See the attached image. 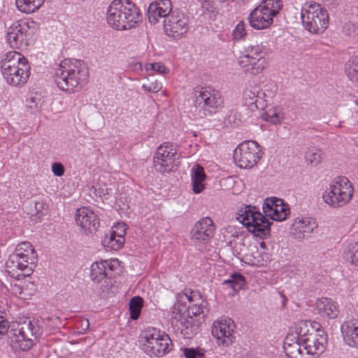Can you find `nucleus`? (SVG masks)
<instances>
[{"instance_id": "nucleus-1", "label": "nucleus", "mask_w": 358, "mask_h": 358, "mask_svg": "<svg viewBox=\"0 0 358 358\" xmlns=\"http://www.w3.org/2000/svg\"><path fill=\"white\" fill-rule=\"evenodd\" d=\"M88 77V68L83 61L64 59L56 69L55 82L60 90L72 92L83 87Z\"/></svg>"}, {"instance_id": "nucleus-2", "label": "nucleus", "mask_w": 358, "mask_h": 358, "mask_svg": "<svg viewBox=\"0 0 358 358\" xmlns=\"http://www.w3.org/2000/svg\"><path fill=\"white\" fill-rule=\"evenodd\" d=\"M107 22L113 29L127 30L141 21L138 8L129 0H114L107 10Z\"/></svg>"}, {"instance_id": "nucleus-3", "label": "nucleus", "mask_w": 358, "mask_h": 358, "mask_svg": "<svg viewBox=\"0 0 358 358\" xmlns=\"http://www.w3.org/2000/svg\"><path fill=\"white\" fill-rule=\"evenodd\" d=\"M224 106L223 98L220 92L210 88H201L195 93L194 117L203 119L212 115Z\"/></svg>"}, {"instance_id": "nucleus-4", "label": "nucleus", "mask_w": 358, "mask_h": 358, "mask_svg": "<svg viewBox=\"0 0 358 358\" xmlns=\"http://www.w3.org/2000/svg\"><path fill=\"white\" fill-rule=\"evenodd\" d=\"M353 192L350 180L346 177L338 176L331 181L329 189L324 192L322 199L331 207L340 208L351 200Z\"/></svg>"}, {"instance_id": "nucleus-5", "label": "nucleus", "mask_w": 358, "mask_h": 358, "mask_svg": "<svg viewBox=\"0 0 358 358\" xmlns=\"http://www.w3.org/2000/svg\"><path fill=\"white\" fill-rule=\"evenodd\" d=\"M301 17L303 27L310 33L322 34L328 27V12L318 3H306L301 9Z\"/></svg>"}, {"instance_id": "nucleus-6", "label": "nucleus", "mask_w": 358, "mask_h": 358, "mask_svg": "<svg viewBox=\"0 0 358 358\" xmlns=\"http://www.w3.org/2000/svg\"><path fill=\"white\" fill-rule=\"evenodd\" d=\"M143 350L150 356L162 357L170 350L171 340L155 328H148L142 335Z\"/></svg>"}, {"instance_id": "nucleus-7", "label": "nucleus", "mask_w": 358, "mask_h": 358, "mask_svg": "<svg viewBox=\"0 0 358 358\" xmlns=\"http://www.w3.org/2000/svg\"><path fill=\"white\" fill-rule=\"evenodd\" d=\"M261 157L260 146L254 141L241 143L234 153L236 164L242 169L252 168L257 164Z\"/></svg>"}, {"instance_id": "nucleus-8", "label": "nucleus", "mask_w": 358, "mask_h": 358, "mask_svg": "<svg viewBox=\"0 0 358 358\" xmlns=\"http://www.w3.org/2000/svg\"><path fill=\"white\" fill-rule=\"evenodd\" d=\"M167 36L178 40L185 37L189 30V17L184 13L174 10L163 21Z\"/></svg>"}, {"instance_id": "nucleus-9", "label": "nucleus", "mask_w": 358, "mask_h": 358, "mask_svg": "<svg viewBox=\"0 0 358 358\" xmlns=\"http://www.w3.org/2000/svg\"><path fill=\"white\" fill-rule=\"evenodd\" d=\"M238 62L241 66L248 67V70L251 69L252 74L262 73L267 65L263 47L259 45L248 46Z\"/></svg>"}, {"instance_id": "nucleus-10", "label": "nucleus", "mask_w": 358, "mask_h": 358, "mask_svg": "<svg viewBox=\"0 0 358 358\" xmlns=\"http://www.w3.org/2000/svg\"><path fill=\"white\" fill-rule=\"evenodd\" d=\"M176 149L169 142H165L158 147L154 157V166L160 173L170 172L176 165Z\"/></svg>"}, {"instance_id": "nucleus-11", "label": "nucleus", "mask_w": 358, "mask_h": 358, "mask_svg": "<svg viewBox=\"0 0 358 358\" xmlns=\"http://www.w3.org/2000/svg\"><path fill=\"white\" fill-rule=\"evenodd\" d=\"M25 260L26 259H22L17 254L13 252L6 261V271L10 277L17 280H20L30 275L34 271L35 265L27 263Z\"/></svg>"}, {"instance_id": "nucleus-12", "label": "nucleus", "mask_w": 358, "mask_h": 358, "mask_svg": "<svg viewBox=\"0 0 358 358\" xmlns=\"http://www.w3.org/2000/svg\"><path fill=\"white\" fill-rule=\"evenodd\" d=\"M234 329V322L231 319H224L214 322L212 334L217 339L219 345L228 347L235 338Z\"/></svg>"}, {"instance_id": "nucleus-13", "label": "nucleus", "mask_w": 358, "mask_h": 358, "mask_svg": "<svg viewBox=\"0 0 358 358\" xmlns=\"http://www.w3.org/2000/svg\"><path fill=\"white\" fill-rule=\"evenodd\" d=\"M29 27L26 22H16L8 28L6 40L10 46L15 49H20L27 46V32Z\"/></svg>"}, {"instance_id": "nucleus-14", "label": "nucleus", "mask_w": 358, "mask_h": 358, "mask_svg": "<svg viewBox=\"0 0 358 358\" xmlns=\"http://www.w3.org/2000/svg\"><path fill=\"white\" fill-rule=\"evenodd\" d=\"M17 343L22 351L29 350L34 345L39 331L38 327L30 320L24 321L18 329Z\"/></svg>"}, {"instance_id": "nucleus-15", "label": "nucleus", "mask_w": 358, "mask_h": 358, "mask_svg": "<svg viewBox=\"0 0 358 358\" xmlns=\"http://www.w3.org/2000/svg\"><path fill=\"white\" fill-rule=\"evenodd\" d=\"M326 342L325 335L320 334L318 331H315L313 328H311L310 334H308L306 338L301 339V343L303 345L306 353L317 356L324 351Z\"/></svg>"}, {"instance_id": "nucleus-16", "label": "nucleus", "mask_w": 358, "mask_h": 358, "mask_svg": "<svg viewBox=\"0 0 358 358\" xmlns=\"http://www.w3.org/2000/svg\"><path fill=\"white\" fill-rule=\"evenodd\" d=\"M215 226L212 220L203 217L198 221L191 231V238L201 243L208 242L214 234Z\"/></svg>"}, {"instance_id": "nucleus-17", "label": "nucleus", "mask_w": 358, "mask_h": 358, "mask_svg": "<svg viewBox=\"0 0 358 358\" xmlns=\"http://www.w3.org/2000/svg\"><path fill=\"white\" fill-rule=\"evenodd\" d=\"M263 210L266 215H269L271 219L276 221L285 220L289 213L288 205L284 203L281 199L272 198L269 201L264 202Z\"/></svg>"}, {"instance_id": "nucleus-18", "label": "nucleus", "mask_w": 358, "mask_h": 358, "mask_svg": "<svg viewBox=\"0 0 358 358\" xmlns=\"http://www.w3.org/2000/svg\"><path fill=\"white\" fill-rule=\"evenodd\" d=\"M75 220L78 225L89 233L96 231L99 227L98 216L87 208L83 207L78 209Z\"/></svg>"}, {"instance_id": "nucleus-19", "label": "nucleus", "mask_w": 358, "mask_h": 358, "mask_svg": "<svg viewBox=\"0 0 358 358\" xmlns=\"http://www.w3.org/2000/svg\"><path fill=\"white\" fill-rule=\"evenodd\" d=\"M170 0H159L150 4L148 8V17L151 24H156L159 18L164 20L172 12Z\"/></svg>"}, {"instance_id": "nucleus-20", "label": "nucleus", "mask_w": 358, "mask_h": 358, "mask_svg": "<svg viewBox=\"0 0 358 358\" xmlns=\"http://www.w3.org/2000/svg\"><path fill=\"white\" fill-rule=\"evenodd\" d=\"M255 217L253 222H247L246 228L255 236L261 238H268L270 236L272 222L260 212L257 213Z\"/></svg>"}, {"instance_id": "nucleus-21", "label": "nucleus", "mask_w": 358, "mask_h": 358, "mask_svg": "<svg viewBox=\"0 0 358 358\" xmlns=\"http://www.w3.org/2000/svg\"><path fill=\"white\" fill-rule=\"evenodd\" d=\"M274 15L271 14L267 9H263L257 6L250 14V25L256 29H264L269 27L273 23Z\"/></svg>"}, {"instance_id": "nucleus-22", "label": "nucleus", "mask_w": 358, "mask_h": 358, "mask_svg": "<svg viewBox=\"0 0 358 358\" xmlns=\"http://www.w3.org/2000/svg\"><path fill=\"white\" fill-rule=\"evenodd\" d=\"M344 343L349 347L358 349V320L344 322L341 327Z\"/></svg>"}, {"instance_id": "nucleus-23", "label": "nucleus", "mask_w": 358, "mask_h": 358, "mask_svg": "<svg viewBox=\"0 0 358 358\" xmlns=\"http://www.w3.org/2000/svg\"><path fill=\"white\" fill-rule=\"evenodd\" d=\"M317 227V222L310 218L296 219L291 227V234L296 239L301 240L306 238V235L313 233Z\"/></svg>"}, {"instance_id": "nucleus-24", "label": "nucleus", "mask_w": 358, "mask_h": 358, "mask_svg": "<svg viewBox=\"0 0 358 358\" xmlns=\"http://www.w3.org/2000/svg\"><path fill=\"white\" fill-rule=\"evenodd\" d=\"M22 64H29L26 57L16 51L8 52L1 61V73L7 75L8 71H13L15 68L21 66Z\"/></svg>"}, {"instance_id": "nucleus-25", "label": "nucleus", "mask_w": 358, "mask_h": 358, "mask_svg": "<svg viewBox=\"0 0 358 358\" xmlns=\"http://www.w3.org/2000/svg\"><path fill=\"white\" fill-rule=\"evenodd\" d=\"M30 69L29 64H22L21 66L15 68L13 71H8L7 75L3 74V76L9 85L22 86L29 78Z\"/></svg>"}, {"instance_id": "nucleus-26", "label": "nucleus", "mask_w": 358, "mask_h": 358, "mask_svg": "<svg viewBox=\"0 0 358 358\" xmlns=\"http://www.w3.org/2000/svg\"><path fill=\"white\" fill-rule=\"evenodd\" d=\"M315 306L321 315L336 318L339 314L338 305L331 299L323 297L317 299Z\"/></svg>"}, {"instance_id": "nucleus-27", "label": "nucleus", "mask_w": 358, "mask_h": 358, "mask_svg": "<svg viewBox=\"0 0 358 358\" xmlns=\"http://www.w3.org/2000/svg\"><path fill=\"white\" fill-rule=\"evenodd\" d=\"M14 253L17 254V255L22 257V259H26L25 262L27 263H30L31 265H35V263L37 261L36 252L34 250L32 245L29 242H22L19 243L17 245Z\"/></svg>"}, {"instance_id": "nucleus-28", "label": "nucleus", "mask_w": 358, "mask_h": 358, "mask_svg": "<svg viewBox=\"0 0 358 358\" xmlns=\"http://www.w3.org/2000/svg\"><path fill=\"white\" fill-rule=\"evenodd\" d=\"M192 180V189L195 194H199L204 189L203 181L206 178L203 168L201 165H196L191 169Z\"/></svg>"}, {"instance_id": "nucleus-29", "label": "nucleus", "mask_w": 358, "mask_h": 358, "mask_svg": "<svg viewBox=\"0 0 358 358\" xmlns=\"http://www.w3.org/2000/svg\"><path fill=\"white\" fill-rule=\"evenodd\" d=\"M107 267L112 269L110 263L108 261L93 263L91 266L90 273L92 280L97 282L104 280L107 277L106 271Z\"/></svg>"}, {"instance_id": "nucleus-30", "label": "nucleus", "mask_w": 358, "mask_h": 358, "mask_svg": "<svg viewBox=\"0 0 358 358\" xmlns=\"http://www.w3.org/2000/svg\"><path fill=\"white\" fill-rule=\"evenodd\" d=\"M259 212L255 206H245L238 210L237 219L247 227V222H253L256 214Z\"/></svg>"}, {"instance_id": "nucleus-31", "label": "nucleus", "mask_w": 358, "mask_h": 358, "mask_svg": "<svg viewBox=\"0 0 358 358\" xmlns=\"http://www.w3.org/2000/svg\"><path fill=\"white\" fill-rule=\"evenodd\" d=\"M45 0H16L17 8L23 13H31L38 9Z\"/></svg>"}, {"instance_id": "nucleus-32", "label": "nucleus", "mask_w": 358, "mask_h": 358, "mask_svg": "<svg viewBox=\"0 0 358 358\" xmlns=\"http://www.w3.org/2000/svg\"><path fill=\"white\" fill-rule=\"evenodd\" d=\"M245 283L244 276L238 273H234L229 279L224 280L222 285L231 287L234 292H238L243 287Z\"/></svg>"}, {"instance_id": "nucleus-33", "label": "nucleus", "mask_w": 358, "mask_h": 358, "mask_svg": "<svg viewBox=\"0 0 358 358\" xmlns=\"http://www.w3.org/2000/svg\"><path fill=\"white\" fill-rule=\"evenodd\" d=\"M343 257L350 264L358 266V242L349 244L343 252Z\"/></svg>"}, {"instance_id": "nucleus-34", "label": "nucleus", "mask_w": 358, "mask_h": 358, "mask_svg": "<svg viewBox=\"0 0 358 358\" xmlns=\"http://www.w3.org/2000/svg\"><path fill=\"white\" fill-rule=\"evenodd\" d=\"M345 72L352 82L358 81V56H352L346 62Z\"/></svg>"}, {"instance_id": "nucleus-35", "label": "nucleus", "mask_w": 358, "mask_h": 358, "mask_svg": "<svg viewBox=\"0 0 358 358\" xmlns=\"http://www.w3.org/2000/svg\"><path fill=\"white\" fill-rule=\"evenodd\" d=\"M143 300L141 296H134L133 297L129 302V311H130V317L136 320L138 318L142 307H143Z\"/></svg>"}, {"instance_id": "nucleus-36", "label": "nucleus", "mask_w": 358, "mask_h": 358, "mask_svg": "<svg viewBox=\"0 0 358 358\" xmlns=\"http://www.w3.org/2000/svg\"><path fill=\"white\" fill-rule=\"evenodd\" d=\"M321 150L317 148H310L306 152V161L313 166H316L321 161Z\"/></svg>"}, {"instance_id": "nucleus-37", "label": "nucleus", "mask_w": 358, "mask_h": 358, "mask_svg": "<svg viewBox=\"0 0 358 358\" xmlns=\"http://www.w3.org/2000/svg\"><path fill=\"white\" fill-rule=\"evenodd\" d=\"M259 6L263 9L268 8V12L275 16L281 9L282 3L280 0H264Z\"/></svg>"}, {"instance_id": "nucleus-38", "label": "nucleus", "mask_w": 358, "mask_h": 358, "mask_svg": "<svg viewBox=\"0 0 358 358\" xmlns=\"http://www.w3.org/2000/svg\"><path fill=\"white\" fill-rule=\"evenodd\" d=\"M124 240L123 236L117 235L116 232L113 231L110 233L107 247L110 248L112 250H117L123 246Z\"/></svg>"}, {"instance_id": "nucleus-39", "label": "nucleus", "mask_w": 358, "mask_h": 358, "mask_svg": "<svg viewBox=\"0 0 358 358\" xmlns=\"http://www.w3.org/2000/svg\"><path fill=\"white\" fill-rule=\"evenodd\" d=\"M143 88L149 92L155 93L161 90L162 85L152 76L148 78L147 81L143 84Z\"/></svg>"}, {"instance_id": "nucleus-40", "label": "nucleus", "mask_w": 358, "mask_h": 358, "mask_svg": "<svg viewBox=\"0 0 358 358\" xmlns=\"http://www.w3.org/2000/svg\"><path fill=\"white\" fill-rule=\"evenodd\" d=\"M310 325L308 322H301L298 324L296 328V334L298 337L297 339L301 341V339L306 338L308 334H311V329H309Z\"/></svg>"}, {"instance_id": "nucleus-41", "label": "nucleus", "mask_w": 358, "mask_h": 358, "mask_svg": "<svg viewBox=\"0 0 358 358\" xmlns=\"http://www.w3.org/2000/svg\"><path fill=\"white\" fill-rule=\"evenodd\" d=\"M281 118L280 113L276 108L267 110L264 115V119L272 124L279 123Z\"/></svg>"}, {"instance_id": "nucleus-42", "label": "nucleus", "mask_w": 358, "mask_h": 358, "mask_svg": "<svg viewBox=\"0 0 358 358\" xmlns=\"http://www.w3.org/2000/svg\"><path fill=\"white\" fill-rule=\"evenodd\" d=\"M204 352L201 348H185L183 350L186 358H204Z\"/></svg>"}, {"instance_id": "nucleus-43", "label": "nucleus", "mask_w": 358, "mask_h": 358, "mask_svg": "<svg viewBox=\"0 0 358 358\" xmlns=\"http://www.w3.org/2000/svg\"><path fill=\"white\" fill-rule=\"evenodd\" d=\"M233 38L234 40L238 41L243 39L246 35L245 29V24L243 21L238 22L232 32Z\"/></svg>"}, {"instance_id": "nucleus-44", "label": "nucleus", "mask_w": 358, "mask_h": 358, "mask_svg": "<svg viewBox=\"0 0 358 358\" xmlns=\"http://www.w3.org/2000/svg\"><path fill=\"white\" fill-rule=\"evenodd\" d=\"M261 94H264V93L262 92L257 91V94H256V89H255L254 91L250 90V91H247L245 93V99H247L248 97L250 99V104L256 103L257 97L260 96Z\"/></svg>"}, {"instance_id": "nucleus-45", "label": "nucleus", "mask_w": 358, "mask_h": 358, "mask_svg": "<svg viewBox=\"0 0 358 358\" xmlns=\"http://www.w3.org/2000/svg\"><path fill=\"white\" fill-rule=\"evenodd\" d=\"M52 171L55 176L60 177L64 173V167L59 162H55L52 164Z\"/></svg>"}, {"instance_id": "nucleus-46", "label": "nucleus", "mask_w": 358, "mask_h": 358, "mask_svg": "<svg viewBox=\"0 0 358 358\" xmlns=\"http://www.w3.org/2000/svg\"><path fill=\"white\" fill-rule=\"evenodd\" d=\"M203 313V308L201 306L193 304L188 307V314L189 315L197 316Z\"/></svg>"}, {"instance_id": "nucleus-47", "label": "nucleus", "mask_w": 358, "mask_h": 358, "mask_svg": "<svg viewBox=\"0 0 358 358\" xmlns=\"http://www.w3.org/2000/svg\"><path fill=\"white\" fill-rule=\"evenodd\" d=\"M8 322L0 313V336L5 335L8 330Z\"/></svg>"}, {"instance_id": "nucleus-48", "label": "nucleus", "mask_w": 358, "mask_h": 358, "mask_svg": "<svg viewBox=\"0 0 358 358\" xmlns=\"http://www.w3.org/2000/svg\"><path fill=\"white\" fill-rule=\"evenodd\" d=\"M150 66H151V69L153 71H157V73H166V67L161 62H156V63L150 64Z\"/></svg>"}, {"instance_id": "nucleus-49", "label": "nucleus", "mask_w": 358, "mask_h": 358, "mask_svg": "<svg viewBox=\"0 0 358 358\" xmlns=\"http://www.w3.org/2000/svg\"><path fill=\"white\" fill-rule=\"evenodd\" d=\"M77 325H80V328L82 329V331H85L90 327V322L87 319L83 318L78 322Z\"/></svg>"}, {"instance_id": "nucleus-50", "label": "nucleus", "mask_w": 358, "mask_h": 358, "mask_svg": "<svg viewBox=\"0 0 358 358\" xmlns=\"http://www.w3.org/2000/svg\"><path fill=\"white\" fill-rule=\"evenodd\" d=\"M50 320L52 321L53 324L57 327L62 325L61 319L59 317L53 316L50 318Z\"/></svg>"}, {"instance_id": "nucleus-51", "label": "nucleus", "mask_w": 358, "mask_h": 358, "mask_svg": "<svg viewBox=\"0 0 358 358\" xmlns=\"http://www.w3.org/2000/svg\"><path fill=\"white\" fill-rule=\"evenodd\" d=\"M13 289H14V291L15 292H18L19 294H22V293L23 292V288L21 287L20 286L17 285H14Z\"/></svg>"}, {"instance_id": "nucleus-52", "label": "nucleus", "mask_w": 358, "mask_h": 358, "mask_svg": "<svg viewBox=\"0 0 358 358\" xmlns=\"http://www.w3.org/2000/svg\"><path fill=\"white\" fill-rule=\"evenodd\" d=\"M43 208V203L41 202H36L35 203V208L37 212H39Z\"/></svg>"}, {"instance_id": "nucleus-53", "label": "nucleus", "mask_w": 358, "mask_h": 358, "mask_svg": "<svg viewBox=\"0 0 358 358\" xmlns=\"http://www.w3.org/2000/svg\"><path fill=\"white\" fill-rule=\"evenodd\" d=\"M181 334H182L186 338H189V335L187 332H183V330L181 329Z\"/></svg>"}, {"instance_id": "nucleus-54", "label": "nucleus", "mask_w": 358, "mask_h": 358, "mask_svg": "<svg viewBox=\"0 0 358 358\" xmlns=\"http://www.w3.org/2000/svg\"><path fill=\"white\" fill-rule=\"evenodd\" d=\"M29 284L32 286H34V284L32 282H29Z\"/></svg>"}, {"instance_id": "nucleus-55", "label": "nucleus", "mask_w": 358, "mask_h": 358, "mask_svg": "<svg viewBox=\"0 0 358 358\" xmlns=\"http://www.w3.org/2000/svg\"><path fill=\"white\" fill-rule=\"evenodd\" d=\"M187 297L189 299V301H191V299L188 296H187Z\"/></svg>"}, {"instance_id": "nucleus-56", "label": "nucleus", "mask_w": 358, "mask_h": 358, "mask_svg": "<svg viewBox=\"0 0 358 358\" xmlns=\"http://www.w3.org/2000/svg\"><path fill=\"white\" fill-rule=\"evenodd\" d=\"M1 2H2V0H0V4L1 3Z\"/></svg>"}, {"instance_id": "nucleus-57", "label": "nucleus", "mask_w": 358, "mask_h": 358, "mask_svg": "<svg viewBox=\"0 0 358 358\" xmlns=\"http://www.w3.org/2000/svg\"><path fill=\"white\" fill-rule=\"evenodd\" d=\"M357 125H358V121H357Z\"/></svg>"}, {"instance_id": "nucleus-58", "label": "nucleus", "mask_w": 358, "mask_h": 358, "mask_svg": "<svg viewBox=\"0 0 358 358\" xmlns=\"http://www.w3.org/2000/svg\"><path fill=\"white\" fill-rule=\"evenodd\" d=\"M356 358H358V356Z\"/></svg>"}]
</instances>
